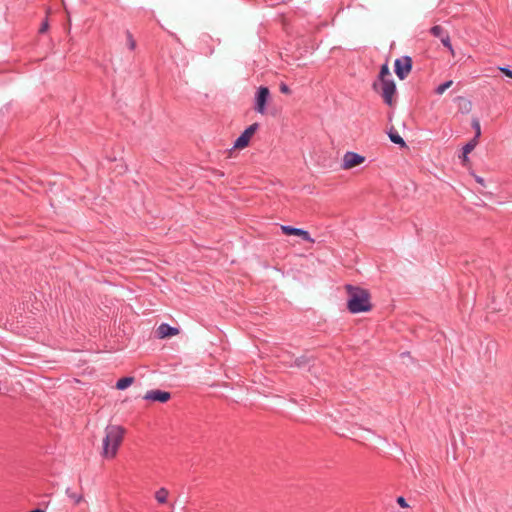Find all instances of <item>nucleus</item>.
<instances>
[{
	"label": "nucleus",
	"mask_w": 512,
	"mask_h": 512,
	"mask_svg": "<svg viewBox=\"0 0 512 512\" xmlns=\"http://www.w3.org/2000/svg\"><path fill=\"white\" fill-rule=\"evenodd\" d=\"M345 289L348 294L347 308L350 313H365L372 309L371 296L367 289L351 284H347Z\"/></svg>",
	"instance_id": "obj_1"
},
{
	"label": "nucleus",
	"mask_w": 512,
	"mask_h": 512,
	"mask_svg": "<svg viewBox=\"0 0 512 512\" xmlns=\"http://www.w3.org/2000/svg\"><path fill=\"white\" fill-rule=\"evenodd\" d=\"M125 430L118 425H108L103 439V456L113 458L117 454Z\"/></svg>",
	"instance_id": "obj_2"
},
{
	"label": "nucleus",
	"mask_w": 512,
	"mask_h": 512,
	"mask_svg": "<svg viewBox=\"0 0 512 512\" xmlns=\"http://www.w3.org/2000/svg\"><path fill=\"white\" fill-rule=\"evenodd\" d=\"M412 70V58L403 56L394 62V72L400 80H404Z\"/></svg>",
	"instance_id": "obj_3"
},
{
	"label": "nucleus",
	"mask_w": 512,
	"mask_h": 512,
	"mask_svg": "<svg viewBox=\"0 0 512 512\" xmlns=\"http://www.w3.org/2000/svg\"><path fill=\"white\" fill-rule=\"evenodd\" d=\"M259 124L253 123L248 126L241 135L235 140L233 148L235 149H243L249 145L250 139L253 134L258 130Z\"/></svg>",
	"instance_id": "obj_4"
},
{
	"label": "nucleus",
	"mask_w": 512,
	"mask_h": 512,
	"mask_svg": "<svg viewBox=\"0 0 512 512\" xmlns=\"http://www.w3.org/2000/svg\"><path fill=\"white\" fill-rule=\"evenodd\" d=\"M379 87H381V96L383 101L388 106L393 105V96L396 93V83L393 79L385 80L384 82L379 83Z\"/></svg>",
	"instance_id": "obj_5"
},
{
	"label": "nucleus",
	"mask_w": 512,
	"mask_h": 512,
	"mask_svg": "<svg viewBox=\"0 0 512 512\" xmlns=\"http://www.w3.org/2000/svg\"><path fill=\"white\" fill-rule=\"evenodd\" d=\"M270 96V91L268 87L261 86L258 88L255 95V106L254 109L260 113L264 114L266 112V105Z\"/></svg>",
	"instance_id": "obj_6"
},
{
	"label": "nucleus",
	"mask_w": 512,
	"mask_h": 512,
	"mask_svg": "<svg viewBox=\"0 0 512 512\" xmlns=\"http://www.w3.org/2000/svg\"><path fill=\"white\" fill-rule=\"evenodd\" d=\"M365 161V157L353 152V151H347L343 156V161L341 167L343 169H351L357 165L362 164Z\"/></svg>",
	"instance_id": "obj_7"
},
{
	"label": "nucleus",
	"mask_w": 512,
	"mask_h": 512,
	"mask_svg": "<svg viewBox=\"0 0 512 512\" xmlns=\"http://www.w3.org/2000/svg\"><path fill=\"white\" fill-rule=\"evenodd\" d=\"M281 230L285 235H295L301 237L304 241L314 242L310 233L302 228H296L290 225H282Z\"/></svg>",
	"instance_id": "obj_8"
},
{
	"label": "nucleus",
	"mask_w": 512,
	"mask_h": 512,
	"mask_svg": "<svg viewBox=\"0 0 512 512\" xmlns=\"http://www.w3.org/2000/svg\"><path fill=\"white\" fill-rule=\"evenodd\" d=\"M171 394L167 391L163 390H149L145 396L144 399L147 401H153V402H160V403H166L168 400H170Z\"/></svg>",
	"instance_id": "obj_9"
},
{
	"label": "nucleus",
	"mask_w": 512,
	"mask_h": 512,
	"mask_svg": "<svg viewBox=\"0 0 512 512\" xmlns=\"http://www.w3.org/2000/svg\"><path fill=\"white\" fill-rule=\"evenodd\" d=\"M156 332H157V336L160 339H163V338L171 337V336L178 334L179 330H178V328L173 327L167 323H162L158 326Z\"/></svg>",
	"instance_id": "obj_10"
},
{
	"label": "nucleus",
	"mask_w": 512,
	"mask_h": 512,
	"mask_svg": "<svg viewBox=\"0 0 512 512\" xmlns=\"http://www.w3.org/2000/svg\"><path fill=\"white\" fill-rule=\"evenodd\" d=\"M391 79H392V77H391V73H390L388 64L385 63L380 68L378 79L376 81H374L372 84L373 90L378 91L380 82H384L385 80H391Z\"/></svg>",
	"instance_id": "obj_11"
},
{
	"label": "nucleus",
	"mask_w": 512,
	"mask_h": 512,
	"mask_svg": "<svg viewBox=\"0 0 512 512\" xmlns=\"http://www.w3.org/2000/svg\"><path fill=\"white\" fill-rule=\"evenodd\" d=\"M388 137L392 143L397 144L400 147H406V142L394 128L390 129Z\"/></svg>",
	"instance_id": "obj_12"
},
{
	"label": "nucleus",
	"mask_w": 512,
	"mask_h": 512,
	"mask_svg": "<svg viewBox=\"0 0 512 512\" xmlns=\"http://www.w3.org/2000/svg\"><path fill=\"white\" fill-rule=\"evenodd\" d=\"M65 494L75 505H78L84 499L82 493L74 492L70 487L66 488Z\"/></svg>",
	"instance_id": "obj_13"
},
{
	"label": "nucleus",
	"mask_w": 512,
	"mask_h": 512,
	"mask_svg": "<svg viewBox=\"0 0 512 512\" xmlns=\"http://www.w3.org/2000/svg\"><path fill=\"white\" fill-rule=\"evenodd\" d=\"M134 382V378L131 377V376H127V377H123V378H120L117 382H116V388L118 390H125L126 388H128L132 383Z\"/></svg>",
	"instance_id": "obj_14"
},
{
	"label": "nucleus",
	"mask_w": 512,
	"mask_h": 512,
	"mask_svg": "<svg viewBox=\"0 0 512 512\" xmlns=\"http://www.w3.org/2000/svg\"><path fill=\"white\" fill-rule=\"evenodd\" d=\"M310 361H311V358L307 357L306 355H302L300 357H297L294 360V363L291 364V366H295L298 368H304L309 365Z\"/></svg>",
	"instance_id": "obj_15"
},
{
	"label": "nucleus",
	"mask_w": 512,
	"mask_h": 512,
	"mask_svg": "<svg viewBox=\"0 0 512 512\" xmlns=\"http://www.w3.org/2000/svg\"><path fill=\"white\" fill-rule=\"evenodd\" d=\"M167 497H168V491L167 489L165 488H160L158 491H156L155 493V499L158 501V503L160 504H164L167 502Z\"/></svg>",
	"instance_id": "obj_16"
},
{
	"label": "nucleus",
	"mask_w": 512,
	"mask_h": 512,
	"mask_svg": "<svg viewBox=\"0 0 512 512\" xmlns=\"http://www.w3.org/2000/svg\"><path fill=\"white\" fill-rule=\"evenodd\" d=\"M478 139L473 138L463 147V159H467V155L475 148Z\"/></svg>",
	"instance_id": "obj_17"
},
{
	"label": "nucleus",
	"mask_w": 512,
	"mask_h": 512,
	"mask_svg": "<svg viewBox=\"0 0 512 512\" xmlns=\"http://www.w3.org/2000/svg\"><path fill=\"white\" fill-rule=\"evenodd\" d=\"M430 33L434 36V37H437V38H441L443 37L445 34H447L448 32L445 31V29L440 26V25H435L433 27H431L430 29Z\"/></svg>",
	"instance_id": "obj_18"
},
{
	"label": "nucleus",
	"mask_w": 512,
	"mask_h": 512,
	"mask_svg": "<svg viewBox=\"0 0 512 512\" xmlns=\"http://www.w3.org/2000/svg\"><path fill=\"white\" fill-rule=\"evenodd\" d=\"M453 84L452 80L445 81L444 83L440 84L436 89L435 93L438 95H442L448 88H450Z\"/></svg>",
	"instance_id": "obj_19"
},
{
	"label": "nucleus",
	"mask_w": 512,
	"mask_h": 512,
	"mask_svg": "<svg viewBox=\"0 0 512 512\" xmlns=\"http://www.w3.org/2000/svg\"><path fill=\"white\" fill-rule=\"evenodd\" d=\"M472 128L475 130L474 138L478 139L480 137V135H481V128H480V123H479L478 119H473V121H472Z\"/></svg>",
	"instance_id": "obj_20"
},
{
	"label": "nucleus",
	"mask_w": 512,
	"mask_h": 512,
	"mask_svg": "<svg viewBox=\"0 0 512 512\" xmlns=\"http://www.w3.org/2000/svg\"><path fill=\"white\" fill-rule=\"evenodd\" d=\"M440 41L441 43L443 44V46H445L446 48H448L450 51L453 50L452 48V44H451V40H450V36L449 34H445L443 37L440 38Z\"/></svg>",
	"instance_id": "obj_21"
},
{
	"label": "nucleus",
	"mask_w": 512,
	"mask_h": 512,
	"mask_svg": "<svg viewBox=\"0 0 512 512\" xmlns=\"http://www.w3.org/2000/svg\"><path fill=\"white\" fill-rule=\"evenodd\" d=\"M397 504L402 508H408L409 504L407 503L406 499L403 496H399L396 499Z\"/></svg>",
	"instance_id": "obj_22"
},
{
	"label": "nucleus",
	"mask_w": 512,
	"mask_h": 512,
	"mask_svg": "<svg viewBox=\"0 0 512 512\" xmlns=\"http://www.w3.org/2000/svg\"><path fill=\"white\" fill-rule=\"evenodd\" d=\"M500 71L507 77L512 79V69H510L509 66L506 67H500Z\"/></svg>",
	"instance_id": "obj_23"
},
{
	"label": "nucleus",
	"mask_w": 512,
	"mask_h": 512,
	"mask_svg": "<svg viewBox=\"0 0 512 512\" xmlns=\"http://www.w3.org/2000/svg\"><path fill=\"white\" fill-rule=\"evenodd\" d=\"M127 36H128V46H129L130 50H134L135 46H136V42L129 32L127 33Z\"/></svg>",
	"instance_id": "obj_24"
},
{
	"label": "nucleus",
	"mask_w": 512,
	"mask_h": 512,
	"mask_svg": "<svg viewBox=\"0 0 512 512\" xmlns=\"http://www.w3.org/2000/svg\"><path fill=\"white\" fill-rule=\"evenodd\" d=\"M279 88H280V91L282 93H284V94L291 93V90H290L289 86L287 84H285V83H281Z\"/></svg>",
	"instance_id": "obj_25"
},
{
	"label": "nucleus",
	"mask_w": 512,
	"mask_h": 512,
	"mask_svg": "<svg viewBox=\"0 0 512 512\" xmlns=\"http://www.w3.org/2000/svg\"><path fill=\"white\" fill-rule=\"evenodd\" d=\"M47 29H48V22H47V21H45V22H43V23L41 24V27H40V29H39V32H40V33H44V32H46V31H47Z\"/></svg>",
	"instance_id": "obj_26"
},
{
	"label": "nucleus",
	"mask_w": 512,
	"mask_h": 512,
	"mask_svg": "<svg viewBox=\"0 0 512 512\" xmlns=\"http://www.w3.org/2000/svg\"><path fill=\"white\" fill-rule=\"evenodd\" d=\"M475 180L477 183H479L480 185L484 186L485 185V181L482 177L480 176H475Z\"/></svg>",
	"instance_id": "obj_27"
},
{
	"label": "nucleus",
	"mask_w": 512,
	"mask_h": 512,
	"mask_svg": "<svg viewBox=\"0 0 512 512\" xmlns=\"http://www.w3.org/2000/svg\"><path fill=\"white\" fill-rule=\"evenodd\" d=\"M29 512H45L43 509H40V508H36V509H33Z\"/></svg>",
	"instance_id": "obj_28"
}]
</instances>
